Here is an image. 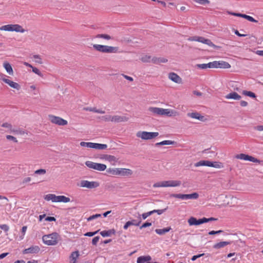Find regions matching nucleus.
<instances>
[{"mask_svg":"<svg viewBox=\"0 0 263 263\" xmlns=\"http://www.w3.org/2000/svg\"><path fill=\"white\" fill-rule=\"evenodd\" d=\"M99 231H95V232H87L86 233H85L84 234L85 236H89V237H91V236H93V235H95V234H96Z\"/></svg>","mask_w":263,"mask_h":263,"instance_id":"nucleus-59","label":"nucleus"},{"mask_svg":"<svg viewBox=\"0 0 263 263\" xmlns=\"http://www.w3.org/2000/svg\"><path fill=\"white\" fill-rule=\"evenodd\" d=\"M100 237L99 236L95 237L92 240V243L93 245H96L99 241Z\"/></svg>","mask_w":263,"mask_h":263,"instance_id":"nucleus-60","label":"nucleus"},{"mask_svg":"<svg viewBox=\"0 0 263 263\" xmlns=\"http://www.w3.org/2000/svg\"><path fill=\"white\" fill-rule=\"evenodd\" d=\"M101 216V215L100 214H96L95 215H91L89 216L88 218H87V220L88 221H91L95 219H96L97 218L100 217Z\"/></svg>","mask_w":263,"mask_h":263,"instance_id":"nucleus-47","label":"nucleus"},{"mask_svg":"<svg viewBox=\"0 0 263 263\" xmlns=\"http://www.w3.org/2000/svg\"><path fill=\"white\" fill-rule=\"evenodd\" d=\"M148 110L154 115L166 116L167 117H175L179 116V114L175 110L171 109H164L162 108L149 107Z\"/></svg>","mask_w":263,"mask_h":263,"instance_id":"nucleus-1","label":"nucleus"},{"mask_svg":"<svg viewBox=\"0 0 263 263\" xmlns=\"http://www.w3.org/2000/svg\"><path fill=\"white\" fill-rule=\"evenodd\" d=\"M70 199L69 197L63 195L58 196L57 202L67 203L70 202Z\"/></svg>","mask_w":263,"mask_h":263,"instance_id":"nucleus-29","label":"nucleus"},{"mask_svg":"<svg viewBox=\"0 0 263 263\" xmlns=\"http://www.w3.org/2000/svg\"><path fill=\"white\" fill-rule=\"evenodd\" d=\"M141 223V221H138V223H133L132 222H130V221H128L125 223V224L123 226V229L124 230H127L128 228L130 226H139Z\"/></svg>","mask_w":263,"mask_h":263,"instance_id":"nucleus-34","label":"nucleus"},{"mask_svg":"<svg viewBox=\"0 0 263 263\" xmlns=\"http://www.w3.org/2000/svg\"><path fill=\"white\" fill-rule=\"evenodd\" d=\"M108 173L116 176H127L133 174V171L125 168H109L107 170Z\"/></svg>","mask_w":263,"mask_h":263,"instance_id":"nucleus-5","label":"nucleus"},{"mask_svg":"<svg viewBox=\"0 0 263 263\" xmlns=\"http://www.w3.org/2000/svg\"><path fill=\"white\" fill-rule=\"evenodd\" d=\"M33 59L35 60V62L38 64H42L43 63L42 58L41 56L38 54H35L33 56Z\"/></svg>","mask_w":263,"mask_h":263,"instance_id":"nucleus-41","label":"nucleus"},{"mask_svg":"<svg viewBox=\"0 0 263 263\" xmlns=\"http://www.w3.org/2000/svg\"><path fill=\"white\" fill-rule=\"evenodd\" d=\"M201 220L202 221V223H205V222H210V221H215V220H217L216 218H213V217H211V218H209L203 217V218H201Z\"/></svg>","mask_w":263,"mask_h":263,"instance_id":"nucleus-48","label":"nucleus"},{"mask_svg":"<svg viewBox=\"0 0 263 263\" xmlns=\"http://www.w3.org/2000/svg\"><path fill=\"white\" fill-rule=\"evenodd\" d=\"M151 61L155 64H159L160 63H165L167 61V60L165 59H158L156 58H154L152 59H151Z\"/></svg>","mask_w":263,"mask_h":263,"instance_id":"nucleus-36","label":"nucleus"},{"mask_svg":"<svg viewBox=\"0 0 263 263\" xmlns=\"http://www.w3.org/2000/svg\"><path fill=\"white\" fill-rule=\"evenodd\" d=\"M181 184V182L177 180H164L157 182L153 184V186L154 188L158 187H177Z\"/></svg>","mask_w":263,"mask_h":263,"instance_id":"nucleus-4","label":"nucleus"},{"mask_svg":"<svg viewBox=\"0 0 263 263\" xmlns=\"http://www.w3.org/2000/svg\"><path fill=\"white\" fill-rule=\"evenodd\" d=\"M171 196L182 200H188L196 199L198 198L199 195L197 193H193L190 194H172Z\"/></svg>","mask_w":263,"mask_h":263,"instance_id":"nucleus-11","label":"nucleus"},{"mask_svg":"<svg viewBox=\"0 0 263 263\" xmlns=\"http://www.w3.org/2000/svg\"><path fill=\"white\" fill-rule=\"evenodd\" d=\"M105 159L107 160L108 161H110V162H112V161H116V158L114 156H111V155H105V157H104Z\"/></svg>","mask_w":263,"mask_h":263,"instance_id":"nucleus-44","label":"nucleus"},{"mask_svg":"<svg viewBox=\"0 0 263 263\" xmlns=\"http://www.w3.org/2000/svg\"><path fill=\"white\" fill-rule=\"evenodd\" d=\"M166 210V209H162V210H154L151 211V212H153V214H154L155 213H157L158 215H161L163 213H164Z\"/></svg>","mask_w":263,"mask_h":263,"instance_id":"nucleus-54","label":"nucleus"},{"mask_svg":"<svg viewBox=\"0 0 263 263\" xmlns=\"http://www.w3.org/2000/svg\"><path fill=\"white\" fill-rule=\"evenodd\" d=\"M188 223L190 226H197V219L194 217H191L188 219Z\"/></svg>","mask_w":263,"mask_h":263,"instance_id":"nucleus-39","label":"nucleus"},{"mask_svg":"<svg viewBox=\"0 0 263 263\" xmlns=\"http://www.w3.org/2000/svg\"><path fill=\"white\" fill-rule=\"evenodd\" d=\"M3 67L5 69L7 72L10 76L13 75V70L10 64L7 61L3 63Z\"/></svg>","mask_w":263,"mask_h":263,"instance_id":"nucleus-19","label":"nucleus"},{"mask_svg":"<svg viewBox=\"0 0 263 263\" xmlns=\"http://www.w3.org/2000/svg\"><path fill=\"white\" fill-rule=\"evenodd\" d=\"M46 221H55L56 220L55 218L54 217H49L48 216L45 218Z\"/></svg>","mask_w":263,"mask_h":263,"instance_id":"nucleus-62","label":"nucleus"},{"mask_svg":"<svg viewBox=\"0 0 263 263\" xmlns=\"http://www.w3.org/2000/svg\"><path fill=\"white\" fill-rule=\"evenodd\" d=\"M141 60L144 63H148L151 61V57L149 55H145L141 58Z\"/></svg>","mask_w":263,"mask_h":263,"instance_id":"nucleus-42","label":"nucleus"},{"mask_svg":"<svg viewBox=\"0 0 263 263\" xmlns=\"http://www.w3.org/2000/svg\"><path fill=\"white\" fill-rule=\"evenodd\" d=\"M230 244H231L230 241H221L214 244L213 246V248L215 249H219L223 248L225 246L229 245Z\"/></svg>","mask_w":263,"mask_h":263,"instance_id":"nucleus-22","label":"nucleus"},{"mask_svg":"<svg viewBox=\"0 0 263 263\" xmlns=\"http://www.w3.org/2000/svg\"><path fill=\"white\" fill-rule=\"evenodd\" d=\"M9 133H12L15 135H24L25 134H27V133L25 132V130H24L23 129H21L20 128H13V127Z\"/></svg>","mask_w":263,"mask_h":263,"instance_id":"nucleus-28","label":"nucleus"},{"mask_svg":"<svg viewBox=\"0 0 263 263\" xmlns=\"http://www.w3.org/2000/svg\"><path fill=\"white\" fill-rule=\"evenodd\" d=\"M32 70L33 72L39 76H40L41 77H43V73L41 72V71L37 68L33 67L32 68Z\"/></svg>","mask_w":263,"mask_h":263,"instance_id":"nucleus-43","label":"nucleus"},{"mask_svg":"<svg viewBox=\"0 0 263 263\" xmlns=\"http://www.w3.org/2000/svg\"><path fill=\"white\" fill-rule=\"evenodd\" d=\"M171 230V227H167L164 229H157L155 230V232L157 234L163 235L166 233L169 232Z\"/></svg>","mask_w":263,"mask_h":263,"instance_id":"nucleus-31","label":"nucleus"},{"mask_svg":"<svg viewBox=\"0 0 263 263\" xmlns=\"http://www.w3.org/2000/svg\"><path fill=\"white\" fill-rule=\"evenodd\" d=\"M223 164L219 161H210V167H213L216 168H222L223 167Z\"/></svg>","mask_w":263,"mask_h":263,"instance_id":"nucleus-27","label":"nucleus"},{"mask_svg":"<svg viewBox=\"0 0 263 263\" xmlns=\"http://www.w3.org/2000/svg\"><path fill=\"white\" fill-rule=\"evenodd\" d=\"M196 67L200 69H206V68H212V62H210L208 64H199L196 65Z\"/></svg>","mask_w":263,"mask_h":263,"instance_id":"nucleus-32","label":"nucleus"},{"mask_svg":"<svg viewBox=\"0 0 263 263\" xmlns=\"http://www.w3.org/2000/svg\"><path fill=\"white\" fill-rule=\"evenodd\" d=\"M80 144L82 147L90 148L91 142H81Z\"/></svg>","mask_w":263,"mask_h":263,"instance_id":"nucleus-53","label":"nucleus"},{"mask_svg":"<svg viewBox=\"0 0 263 263\" xmlns=\"http://www.w3.org/2000/svg\"><path fill=\"white\" fill-rule=\"evenodd\" d=\"M112 117L111 115H106L102 117V119L106 122H112Z\"/></svg>","mask_w":263,"mask_h":263,"instance_id":"nucleus-46","label":"nucleus"},{"mask_svg":"<svg viewBox=\"0 0 263 263\" xmlns=\"http://www.w3.org/2000/svg\"><path fill=\"white\" fill-rule=\"evenodd\" d=\"M107 147V145L105 144L98 143L96 149H105Z\"/></svg>","mask_w":263,"mask_h":263,"instance_id":"nucleus-50","label":"nucleus"},{"mask_svg":"<svg viewBox=\"0 0 263 263\" xmlns=\"http://www.w3.org/2000/svg\"><path fill=\"white\" fill-rule=\"evenodd\" d=\"M153 214V212L149 211L147 213H144L142 214V217L143 219H145L147 217Z\"/></svg>","mask_w":263,"mask_h":263,"instance_id":"nucleus-55","label":"nucleus"},{"mask_svg":"<svg viewBox=\"0 0 263 263\" xmlns=\"http://www.w3.org/2000/svg\"><path fill=\"white\" fill-rule=\"evenodd\" d=\"M187 116L192 118L198 119L200 121H203L204 118V116L200 115V114L198 112L188 113Z\"/></svg>","mask_w":263,"mask_h":263,"instance_id":"nucleus-21","label":"nucleus"},{"mask_svg":"<svg viewBox=\"0 0 263 263\" xmlns=\"http://www.w3.org/2000/svg\"><path fill=\"white\" fill-rule=\"evenodd\" d=\"M159 135L158 132H148L145 131H139L136 133V136L142 140H151Z\"/></svg>","mask_w":263,"mask_h":263,"instance_id":"nucleus-8","label":"nucleus"},{"mask_svg":"<svg viewBox=\"0 0 263 263\" xmlns=\"http://www.w3.org/2000/svg\"><path fill=\"white\" fill-rule=\"evenodd\" d=\"M6 137V139L8 140H11L15 143L18 142L17 139L13 136L7 135Z\"/></svg>","mask_w":263,"mask_h":263,"instance_id":"nucleus-49","label":"nucleus"},{"mask_svg":"<svg viewBox=\"0 0 263 263\" xmlns=\"http://www.w3.org/2000/svg\"><path fill=\"white\" fill-rule=\"evenodd\" d=\"M0 31H15L16 32L24 33L25 29L19 24H8L0 27Z\"/></svg>","mask_w":263,"mask_h":263,"instance_id":"nucleus-6","label":"nucleus"},{"mask_svg":"<svg viewBox=\"0 0 263 263\" xmlns=\"http://www.w3.org/2000/svg\"><path fill=\"white\" fill-rule=\"evenodd\" d=\"M129 118L126 116L115 115L112 117V122H127Z\"/></svg>","mask_w":263,"mask_h":263,"instance_id":"nucleus-18","label":"nucleus"},{"mask_svg":"<svg viewBox=\"0 0 263 263\" xmlns=\"http://www.w3.org/2000/svg\"><path fill=\"white\" fill-rule=\"evenodd\" d=\"M48 118L50 121L52 123L54 124H57L60 126H64L68 124V122L67 120H64V119L60 117L50 115L48 116Z\"/></svg>","mask_w":263,"mask_h":263,"instance_id":"nucleus-12","label":"nucleus"},{"mask_svg":"<svg viewBox=\"0 0 263 263\" xmlns=\"http://www.w3.org/2000/svg\"><path fill=\"white\" fill-rule=\"evenodd\" d=\"M0 228L6 232H7L9 230V226L6 224H0Z\"/></svg>","mask_w":263,"mask_h":263,"instance_id":"nucleus-52","label":"nucleus"},{"mask_svg":"<svg viewBox=\"0 0 263 263\" xmlns=\"http://www.w3.org/2000/svg\"><path fill=\"white\" fill-rule=\"evenodd\" d=\"M40 248L37 246H32L29 248L25 249L23 250V253L24 254H36L40 252Z\"/></svg>","mask_w":263,"mask_h":263,"instance_id":"nucleus-16","label":"nucleus"},{"mask_svg":"<svg viewBox=\"0 0 263 263\" xmlns=\"http://www.w3.org/2000/svg\"><path fill=\"white\" fill-rule=\"evenodd\" d=\"M235 158L237 159L249 161L254 163H260L261 162H262V161H260L254 157L242 153L235 155Z\"/></svg>","mask_w":263,"mask_h":263,"instance_id":"nucleus-13","label":"nucleus"},{"mask_svg":"<svg viewBox=\"0 0 263 263\" xmlns=\"http://www.w3.org/2000/svg\"><path fill=\"white\" fill-rule=\"evenodd\" d=\"M0 82H3L8 84L10 87L17 90L21 88V86L18 83L11 81L9 79L8 76L3 73H0Z\"/></svg>","mask_w":263,"mask_h":263,"instance_id":"nucleus-7","label":"nucleus"},{"mask_svg":"<svg viewBox=\"0 0 263 263\" xmlns=\"http://www.w3.org/2000/svg\"><path fill=\"white\" fill-rule=\"evenodd\" d=\"M210 161L208 160H201L195 164V166L199 167L201 166H206L210 167Z\"/></svg>","mask_w":263,"mask_h":263,"instance_id":"nucleus-30","label":"nucleus"},{"mask_svg":"<svg viewBox=\"0 0 263 263\" xmlns=\"http://www.w3.org/2000/svg\"><path fill=\"white\" fill-rule=\"evenodd\" d=\"M175 143V141L171 140H164L160 142L156 143V146L163 145H173Z\"/></svg>","mask_w":263,"mask_h":263,"instance_id":"nucleus-33","label":"nucleus"},{"mask_svg":"<svg viewBox=\"0 0 263 263\" xmlns=\"http://www.w3.org/2000/svg\"><path fill=\"white\" fill-rule=\"evenodd\" d=\"M116 234V231L115 229H110L108 231H103L100 232V234L103 237H108L112 235H115Z\"/></svg>","mask_w":263,"mask_h":263,"instance_id":"nucleus-23","label":"nucleus"},{"mask_svg":"<svg viewBox=\"0 0 263 263\" xmlns=\"http://www.w3.org/2000/svg\"><path fill=\"white\" fill-rule=\"evenodd\" d=\"M2 126L8 129L7 132H10L12 128V125L8 123H4L2 125Z\"/></svg>","mask_w":263,"mask_h":263,"instance_id":"nucleus-45","label":"nucleus"},{"mask_svg":"<svg viewBox=\"0 0 263 263\" xmlns=\"http://www.w3.org/2000/svg\"><path fill=\"white\" fill-rule=\"evenodd\" d=\"M97 38H101L103 39H105L107 40H109L111 39V36L109 35L106 34H98L96 36Z\"/></svg>","mask_w":263,"mask_h":263,"instance_id":"nucleus-40","label":"nucleus"},{"mask_svg":"<svg viewBox=\"0 0 263 263\" xmlns=\"http://www.w3.org/2000/svg\"><path fill=\"white\" fill-rule=\"evenodd\" d=\"M122 76H123L125 79H126V80H128V81H129L132 82V81H133V80H133V78L132 77H131L125 75V74H122Z\"/></svg>","mask_w":263,"mask_h":263,"instance_id":"nucleus-64","label":"nucleus"},{"mask_svg":"<svg viewBox=\"0 0 263 263\" xmlns=\"http://www.w3.org/2000/svg\"><path fill=\"white\" fill-rule=\"evenodd\" d=\"M212 68L228 69L231 67V65L229 63L225 61H215L212 62Z\"/></svg>","mask_w":263,"mask_h":263,"instance_id":"nucleus-14","label":"nucleus"},{"mask_svg":"<svg viewBox=\"0 0 263 263\" xmlns=\"http://www.w3.org/2000/svg\"><path fill=\"white\" fill-rule=\"evenodd\" d=\"M58 196L53 194H49L45 196L44 199L47 201H51L53 202H57Z\"/></svg>","mask_w":263,"mask_h":263,"instance_id":"nucleus-24","label":"nucleus"},{"mask_svg":"<svg viewBox=\"0 0 263 263\" xmlns=\"http://www.w3.org/2000/svg\"><path fill=\"white\" fill-rule=\"evenodd\" d=\"M152 258L149 255L141 256L137 258V263H145L146 261H149L151 260Z\"/></svg>","mask_w":263,"mask_h":263,"instance_id":"nucleus-25","label":"nucleus"},{"mask_svg":"<svg viewBox=\"0 0 263 263\" xmlns=\"http://www.w3.org/2000/svg\"><path fill=\"white\" fill-rule=\"evenodd\" d=\"M60 236L58 233L54 232L50 234L44 235L42 240L44 244L47 246L56 245L59 241Z\"/></svg>","mask_w":263,"mask_h":263,"instance_id":"nucleus-2","label":"nucleus"},{"mask_svg":"<svg viewBox=\"0 0 263 263\" xmlns=\"http://www.w3.org/2000/svg\"><path fill=\"white\" fill-rule=\"evenodd\" d=\"M168 77L169 79L176 83L181 84L182 82L181 78L175 72L170 73Z\"/></svg>","mask_w":263,"mask_h":263,"instance_id":"nucleus-17","label":"nucleus"},{"mask_svg":"<svg viewBox=\"0 0 263 263\" xmlns=\"http://www.w3.org/2000/svg\"><path fill=\"white\" fill-rule=\"evenodd\" d=\"M247 20L251 22H254V23L257 22V20H255L253 17L249 16V15H248V16L247 17Z\"/></svg>","mask_w":263,"mask_h":263,"instance_id":"nucleus-63","label":"nucleus"},{"mask_svg":"<svg viewBox=\"0 0 263 263\" xmlns=\"http://www.w3.org/2000/svg\"><path fill=\"white\" fill-rule=\"evenodd\" d=\"M222 232V230H218V231H211L209 232V234L212 235L215 234H218Z\"/></svg>","mask_w":263,"mask_h":263,"instance_id":"nucleus-58","label":"nucleus"},{"mask_svg":"<svg viewBox=\"0 0 263 263\" xmlns=\"http://www.w3.org/2000/svg\"><path fill=\"white\" fill-rule=\"evenodd\" d=\"M27 226H23L22 227V236L21 237V239H23L24 238V236L25 235V233H26V232L27 231Z\"/></svg>","mask_w":263,"mask_h":263,"instance_id":"nucleus-57","label":"nucleus"},{"mask_svg":"<svg viewBox=\"0 0 263 263\" xmlns=\"http://www.w3.org/2000/svg\"><path fill=\"white\" fill-rule=\"evenodd\" d=\"M242 93L246 96H248V97H250L251 98H256V95L255 94L252 92V91H247V90H243L242 92Z\"/></svg>","mask_w":263,"mask_h":263,"instance_id":"nucleus-35","label":"nucleus"},{"mask_svg":"<svg viewBox=\"0 0 263 263\" xmlns=\"http://www.w3.org/2000/svg\"><path fill=\"white\" fill-rule=\"evenodd\" d=\"M46 171L45 169H39L37 170H36L34 172V173L35 174H46Z\"/></svg>","mask_w":263,"mask_h":263,"instance_id":"nucleus-56","label":"nucleus"},{"mask_svg":"<svg viewBox=\"0 0 263 263\" xmlns=\"http://www.w3.org/2000/svg\"><path fill=\"white\" fill-rule=\"evenodd\" d=\"M93 48L97 51L102 53H116L119 52V47L100 44H93Z\"/></svg>","mask_w":263,"mask_h":263,"instance_id":"nucleus-3","label":"nucleus"},{"mask_svg":"<svg viewBox=\"0 0 263 263\" xmlns=\"http://www.w3.org/2000/svg\"><path fill=\"white\" fill-rule=\"evenodd\" d=\"M85 164L89 168L99 171H103L105 170L107 167L105 164L95 163L90 161H86Z\"/></svg>","mask_w":263,"mask_h":263,"instance_id":"nucleus-10","label":"nucleus"},{"mask_svg":"<svg viewBox=\"0 0 263 263\" xmlns=\"http://www.w3.org/2000/svg\"><path fill=\"white\" fill-rule=\"evenodd\" d=\"M190 41H196L202 43L203 44L208 45V46L212 47H215L216 46L213 43V42L209 39H205L202 36H194L190 37L188 39Z\"/></svg>","mask_w":263,"mask_h":263,"instance_id":"nucleus-9","label":"nucleus"},{"mask_svg":"<svg viewBox=\"0 0 263 263\" xmlns=\"http://www.w3.org/2000/svg\"><path fill=\"white\" fill-rule=\"evenodd\" d=\"M79 256V253L78 251L72 252L70 256V263H77V259Z\"/></svg>","mask_w":263,"mask_h":263,"instance_id":"nucleus-26","label":"nucleus"},{"mask_svg":"<svg viewBox=\"0 0 263 263\" xmlns=\"http://www.w3.org/2000/svg\"><path fill=\"white\" fill-rule=\"evenodd\" d=\"M87 110H89L90 111L95 112L101 114H105V111L102 109H97L96 108H87Z\"/></svg>","mask_w":263,"mask_h":263,"instance_id":"nucleus-37","label":"nucleus"},{"mask_svg":"<svg viewBox=\"0 0 263 263\" xmlns=\"http://www.w3.org/2000/svg\"><path fill=\"white\" fill-rule=\"evenodd\" d=\"M100 185L97 181H89L88 180H82L80 182V186L88 189H94Z\"/></svg>","mask_w":263,"mask_h":263,"instance_id":"nucleus-15","label":"nucleus"},{"mask_svg":"<svg viewBox=\"0 0 263 263\" xmlns=\"http://www.w3.org/2000/svg\"><path fill=\"white\" fill-rule=\"evenodd\" d=\"M228 13L229 14H231L232 15L236 16H239L241 17L247 19V17L248 16V15L245 14H241V13H235V12H228Z\"/></svg>","mask_w":263,"mask_h":263,"instance_id":"nucleus-38","label":"nucleus"},{"mask_svg":"<svg viewBox=\"0 0 263 263\" xmlns=\"http://www.w3.org/2000/svg\"><path fill=\"white\" fill-rule=\"evenodd\" d=\"M195 2L201 4H209L210 3V1L209 0H194Z\"/></svg>","mask_w":263,"mask_h":263,"instance_id":"nucleus-51","label":"nucleus"},{"mask_svg":"<svg viewBox=\"0 0 263 263\" xmlns=\"http://www.w3.org/2000/svg\"><path fill=\"white\" fill-rule=\"evenodd\" d=\"M226 98L227 99H234L236 100H239L241 99V96L239 95L236 92H233L228 94L226 96Z\"/></svg>","mask_w":263,"mask_h":263,"instance_id":"nucleus-20","label":"nucleus"},{"mask_svg":"<svg viewBox=\"0 0 263 263\" xmlns=\"http://www.w3.org/2000/svg\"><path fill=\"white\" fill-rule=\"evenodd\" d=\"M151 226H152V223L151 222H145L144 223H143L141 227H140V229H142L143 228H146V227H150Z\"/></svg>","mask_w":263,"mask_h":263,"instance_id":"nucleus-61","label":"nucleus"}]
</instances>
